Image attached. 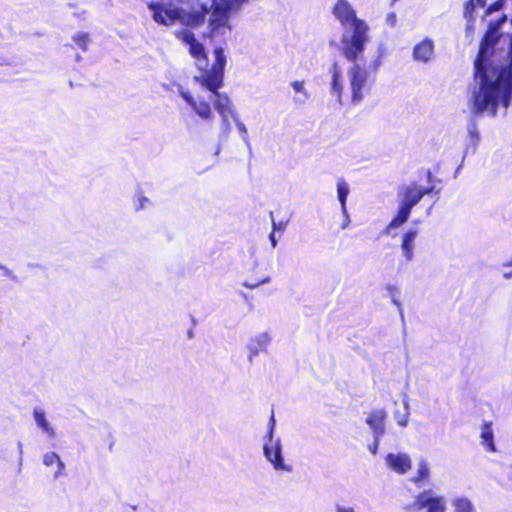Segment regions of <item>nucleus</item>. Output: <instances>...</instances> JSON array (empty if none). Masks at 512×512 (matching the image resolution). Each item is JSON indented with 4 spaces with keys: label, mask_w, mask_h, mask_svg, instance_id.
<instances>
[{
    "label": "nucleus",
    "mask_w": 512,
    "mask_h": 512,
    "mask_svg": "<svg viewBox=\"0 0 512 512\" xmlns=\"http://www.w3.org/2000/svg\"><path fill=\"white\" fill-rule=\"evenodd\" d=\"M175 37L188 46V51L195 59L196 66L200 71V74L194 77V81L212 93L214 107L222 118L223 131H230L229 118L236 119V117L229 97L219 92L224 85V71L227 63L224 49L222 47L214 49V62L211 67H208V56L205 48L196 39L192 31L188 29L176 31Z\"/></svg>",
    "instance_id": "f257e3e1"
},
{
    "label": "nucleus",
    "mask_w": 512,
    "mask_h": 512,
    "mask_svg": "<svg viewBox=\"0 0 512 512\" xmlns=\"http://www.w3.org/2000/svg\"><path fill=\"white\" fill-rule=\"evenodd\" d=\"M332 12L343 27L348 25L352 27V35L342 38L341 53L347 61H357L365 49V43L368 39V26L357 17L356 11L347 0H337Z\"/></svg>",
    "instance_id": "f03ea898"
},
{
    "label": "nucleus",
    "mask_w": 512,
    "mask_h": 512,
    "mask_svg": "<svg viewBox=\"0 0 512 512\" xmlns=\"http://www.w3.org/2000/svg\"><path fill=\"white\" fill-rule=\"evenodd\" d=\"M182 15V24L198 28L206 22L215 0H174Z\"/></svg>",
    "instance_id": "7ed1b4c3"
},
{
    "label": "nucleus",
    "mask_w": 512,
    "mask_h": 512,
    "mask_svg": "<svg viewBox=\"0 0 512 512\" xmlns=\"http://www.w3.org/2000/svg\"><path fill=\"white\" fill-rule=\"evenodd\" d=\"M406 509L412 512H445L447 501L444 496L436 494L432 489H426L418 493Z\"/></svg>",
    "instance_id": "20e7f679"
},
{
    "label": "nucleus",
    "mask_w": 512,
    "mask_h": 512,
    "mask_svg": "<svg viewBox=\"0 0 512 512\" xmlns=\"http://www.w3.org/2000/svg\"><path fill=\"white\" fill-rule=\"evenodd\" d=\"M352 63L353 65L348 70L351 101L353 104H358L369 90L370 73L367 68L356 63V61Z\"/></svg>",
    "instance_id": "39448f33"
},
{
    "label": "nucleus",
    "mask_w": 512,
    "mask_h": 512,
    "mask_svg": "<svg viewBox=\"0 0 512 512\" xmlns=\"http://www.w3.org/2000/svg\"><path fill=\"white\" fill-rule=\"evenodd\" d=\"M230 10L229 3L220 4L215 1L208 20V35L210 37L224 35L226 31L231 30L229 25Z\"/></svg>",
    "instance_id": "423d86ee"
},
{
    "label": "nucleus",
    "mask_w": 512,
    "mask_h": 512,
    "mask_svg": "<svg viewBox=\"0 0 512 512\" xmlns=\"http://www.w3.org/2000/svg\"><path fill=\"white\" fill-rule=\"evenodd\" d=\"M148 8L153 12V19L158 24L170 26L175 23V21L182 23V15L179 6L171 8L162 3L150 2L148 3Z\"/></svg>",
    "instance_id": "0eeeda50"
},
{
    "label": "nucleus",
    "mask_w": 512,
    "mask_h": 512,
    "mask_svg": "<svg viewBox=\"0 0 512 512\" xmlns=\"http://www.w3.org/2000/svg\"><path fill=\"white\" fill-rule=\"evenodd\" d=\"M263 450L265 457L273 465L274 469L281 471L291 470V467L284 463L282 457V447L279 440L275 442H273V440L271 442L267 440V442L264 444Z\"/></svg>",
    "instance_id": "6e6552de"
},
{
    "label": "nucleus",
    "mask_w": 512,
    "mask_h": 512,
    "mask_svg": "<svg viewBox=\"0 0 512 512\" xmlns=\"http://www.w3.org/2000/svg\"><path fill=\"white\" fill-rule=\"evenodd\" d=\"M386 418L387 413L384 409L373 410L366 418V424L371 428L376 441L385 434Z\"/></svg>",
    "instance_id": "1a4fd4ad"
},
{
    "label": "nucleus",
    "mask_w": 512,
    "mask_h": 512,
    "mask_svg": "<svg viewBox=\"0 0 512 512\" xmlns=\"http://www.w3.org/2000/svg\"><path fill=\"white\" fill-rule=\"evenodd\" d=\"M387 466L398 474H405L412 467V461L406 453H389L386 458Z\"/></svg>",
    "instance_id": "9d476101"
},
{
    "label": "nucleus",
    "mask_w": 512,
    "mask_h": 512,
    "mask_svg": "<svg viewBox=\"0 0 512 512\" xmlns=\"http://www.w3.org/2000/svg\"><path fill=\"white\" fill-rule=\"evenodd\" d=\"M180 95L200 118L204 120H211L214 118L212 108L208 101H196L189 92H181Z\"/></svg>",
    "instance_id": "9b49d317"
},
{
    "label": "nucleus",
    "mask_w": 512,
    "mask_h": 512,
    "mask_svg": "<svg viewBox=\"0 0 512 512\" xmlns=\"http://www.w3.org/2000/svg\"><path fill=\"white\" fill-rule=\"evenodd\" d=\"M434 53V44L432 40L424 39L413 49V57L416 61L428 62Z\"/></svg>",
    "instance_id": "f8f14e48"
},
{
    "label": "nucleus",
    "mask_w": 512,
    "mask_h": 512,
    "mask_svg": "<svg viewBox=\"0 0 512 512\" xmlns=\"http://www.w3.org/2000/svg\"><path fill=\"white\" fill-rule=\"evenodd\" d=\"M422 199V193L418 191V186L415 184L409 185L405 187L401 204L413 208L417 205Z\"/></svg>",
    "instance_id": "ddd939ff"
},
{
    "label": "nucleus",
    "mask_w": 512,
    "mask_h": 512,
    "mask_svg": "<svg viewBox=\"0 0 512 512\" xmlns=\"http://www.w3.org/2000/svg\"><path fill=\"white\" fill-rule=\"evenodd\" d=\"M417 231L414 229L408 230L402 236L401 249L405 258L410 261L413 258L414 241L417 237Z\"/></svg>",
    "instance_id": "4468645a"
},
{
    "label": "nucleus",
    "mask_w": 512,
    "mask_h": 512,
    "mask_svg": "<svg viewBox=\"0 0 512 512\" xmlns=\"http://www.w3.org/2000/svg\"><path fill=\"white\" fill-rule=\"evenodd\" d=\"M269 337L266 334L258 335L251 339L249 348V359L252 361L253 357L258 355L259 352L264 351L268 345Z\"/></svg>",
    "instance_id": "2eb2a0df"
},
{
    "label": "nucleus",
    "mask_w": 512,
    "mask_h": 512,
    "mask_svg": "<svg viewBox=\"0 0 512 512\" xmlns=\"http://www.w3.org/2000/svg\"><path fill=\"white\" fill-rule=\"evenodd\" d=\"M482 445L489 452H495L494 434L492 429V422H484L481 427Z\"/></svg>",
    "instance_id": "dca6fc26"
},
{
    "label": "nucleus",
    "mask_w": 512,
    "mask_h": 512,
    "mask_svg": "<svg viewBox=\"0 0 512 512\" xmlns=\"http://www.w3.org/2000/svg\"><path fill=\"white\" fill-rule=\"evenodd\" d=\"M411 210H412L411 208H409V207H407V206H405V205L400 203V206H399L397 214L390 221V223H389L387 228L388 229H390V228H398L401 225H403L404 223H406L407 220L409 219Z\"/></svg>",
    "instance_id": "f3484780"
},
{
    "label": "nucleus",
    "mask_w": 512,
    "mask_h": 512,
    "mask_svg": "<svg viewBox=\"0 0 512 512\" xmlns=\"http://www.w3.org/2000/svg\"><path fill=\"white\" fill-rule=\"evenodd\" d=\"M331 92L337 97L338 101H341L343 83L341 79V73L336 65H334L332 70Z\"/></svg>",
    "instance_id": "a211bd4d"
},
{
    "label": "nucleus",
    "mask_w": 512,
    "mask_h": 512,
    "mask_svg": "<svg viewBox=\"0 0 512 512\" xmlns=\"http://www.w3.org/2000/svg\"><path fill=\"white\" fill-rule=\"evenodd\" d=\"M33 416H34V419H35L37 425L45 433H47L51 437H53L55 435L54 429L50 426V424L46 420L45 413L42 410L35 408L33 411Z\"/></svg>",
    "instance_id": "6ab92c4d"
},
{
    "label": "nucleus",
    "mask_w": 512,
    "mask_h": 512,
    "mask_svg": "<svg viewBox=\"0 0 512 512\" xmlns=\"http://www.w3.org/2000/svg\"><path fill=\"white\" fill-rule=\"evenodd\" d=\"M430 477V468L426 461H421L418 464V469L415 476L411 479V481L420 486L421 483L427 482Z\"/></svg>",
    "instance_id": "aec40b11"
},
{
    "label": "nucleus",
    "mask_w": 512,
    "mask_h": 512,
    "mask_svg": "<svg viewBox=\"0 0 512 512\" xmlns=\"http://www.w3.org/2000/svg\"><path fill=\"white\" fill-rule=\"evenodd\" d=\"M486 2H487V0H468L464 4V17L468 21L473 22L475 19V17H474L475 9L477 7H479V8L485 7Z\"/></svg>",
    "instance_id": "412c9836"
},
{
    "label": "nucleus",
    "mask_w": 512,
    "mask_h": 512,
    "mask_svg": "<svg viewBox=\"0 0 512 512\" xmlns=\"http://www.w3.org/2000/svg\"><path fill=\"white\" fill-rule=\"evenodd\" d=\"M337 194L338 200L342 206V209H346V200L349 194V187L347 182L344 179H339L337 182Z\"/></svg>",
    "instance_id": "4be33fe9"
},
{
    "label": "nucleus",
    "mask_w": 512,
    "mask_h": 512,
    "mask_svg": "<svg viewBox=\"0 0 512 512\" xmlns=\"http://www.w3.org/2000/svg\"><path fill=\"white\" fill-rule=\"evenodd\" d=\"M73 41L82 51H86L90 42V35L87 32H79L73 35Z\"/></svg>",
    "instance_id": "5701e85b"
},
{
    "label": "nucleus",
    "mask_w": 512,
    "mask_h": 512,
    "mask_svg": "<svg viewBox=\"0 0 512 512\" xmlns=\"http://www.w3.org/2000/svg\"><path fill=\"white\" fill-rule=\"evenodd\" d=\"M43 463L46 466H52L54 464H57L59 466V471L57 472V474L61 473L62 470L64 469V464L60 460V457L58 456V454H56L55 452H49V453L45 454L43 457Z\"/></svg>",
    "instance_id": "b1692460"
},
{
    "label": "nucleus",
    "mask_w": 512,
    "mask_h": 512,
    "mask_svg": "<svg viewBox=\"0 0 512 512\" xmlns=\"http://www.w3.org/2000/svg\"><path fill=\"white\" fill-rule=\"evenodd\" d=\"M455 512H473L472 504L467 499H456L454 501Z\"/></svg>",
    "instance_id": "393cba45"
},
{
    "label": "nucleus",
    "mask_w": 512,
    "mask_h": 512,
    "mask_svg": "<svg viewBox=\"0 0 512 512\" xmlns=\"http://www.w3.org/2000/svg\"><path fill=\"white\" fill-rule=\"evenodd\" d=\"M270 281V278L268 276L260 278V279H247L245 280L242 285L248 289H254L260 286L261 284L268 283Z\"/></svg>",
    "instance_id": "a878e982"
},
{
    "label": "nucleus",
    "mask_w": 512,
    "mask_h": 512,
    "mask_svg": "<svg viewBox=\"0 0 512 512\" xmlns=\"http://www.w3.org/2000/svg\"><path fill=\"white\" fill-rule=\"evenodd\" d=\"M504 6V0H495L493 3H491L484 12L485 16H488L492 14L493 12L499 11Z\"/></svg>",
    "instance_id": "bb28decb"
},
{
    "label": "nucleus",
    "mask_w": 512,
    "mask_h": 512,
    "mask_svg": "<svg viewBox=\"0 0 512 512\" xmlns=\"http://www.w3.org/2000/svg\"><path fill=\"white\" fill-rule=\"evenodd\" d=\"M275 424H276V421H275L274 413L272 412L270 419H269V428H268V431L265 436L269 442L272 441Z\"/></svg>",
    "instance_id": "cd10ccee"
},
{
    "label": "nucleus",
    "mask_w": 512,
    "mask_h": 512,
    "mask_svg": "<svg viewBox=\"0 0 512 512\" xmlns=\"http://www.w3.org/2000/svg\"><path fill=\"white\" fill-rule=\"evenodd\" d=\"M292 87L295 92L303 93L306 97H308L307 92L304 90V81H294L292 82Z\"/></svg>",
    "instance_id": "c85d7f7f"
},
{
    "label": "nucleus",
    "mask_w": 512,
    "mask_h": 512,
    "mask_svg": "<svg viewBox=\"0 0 512 512\" xmlns=\"http://www.w3.org/2000/svg\"><path fill=\"white\" fill-rule=\"evenodd\" d=\"M505 267L511 268L509 271L503 273V277L506 279L512 278V259L504 265Z\"/></svg>",
    "instance_id": "c756f323"
},
{
    "label": "nucleus",
    "mask_w": 512,
    "mask_h": 512,
    "mask_svg": "<svg viewBox=\"0 0 512 512\" xmlns=\"http://www.w3.org/2000/svg\"><path fill=\"white\" fill-rule=\"evenodd\" d=\"M433 190H434V187H433V186H431V187H424V188H420V187H418V191H419L420 193H422V198H423L425 195H428V194L432 193V192H433Z\"/></svg>",
    "instance_id": "7c9ffc66"
},
{
    "label": "nucleus",
    "mask_w": 512,
    "mask_h": 512,
    "mask_svg": "<svg viewBox=\"0 0 512 512\" xmlns=\"http://www.w3.org/2000/svg\"><path fill=\"white\" fill-rule=\"evenodd\" d=\"M398 425L401 427H405L408 424V417L403 416L401 419L398 420Z\"/></svg>",
    "instance_id": "2f4dec72"
},
{
    "label": "nucleus",
    "mask_w": 512,
    "mask_h": 512,
    "mask_svg": "<svg viewBox=\"0 0 512 512\" xmlns=\"http://www.w3.org/2000/svg\"><path fill=\"white\" fill-rule=\"evenodd\" d=\"M337 512H354V510L352 508H349V507H340L338 506L337 507Z\"/></svg>",
    "instance_id": "473e14b6"
},
{
    "label": "nucleus",
    "mask_w": 512,
    "mask_h": 512,
    "mask_svg": "<svg viewBox=\"0 0 512 512\" xmlns=\"http://www.w3.org/2000/svg\"><path fill=\"white\" fill-rule=\"evenodd\" d=\"M269 238H270V241L272 243V246L275 247L277 242H276V239H275V236H274V232L270 233Z\"/></svg>",
    "instance_id": "72a5a7b5"
},
{
    "label": "nucleus",
    "mask_w": 512,
    "mask_h": 512,
    "mask_svg": "<svg viewBox=\"0 0 512 512\" xmlns=\"http://www.w3.org/2000/svg\"><path fill=\"white\" fill-rule=\"evenodd\" d=\"M237 126H238V128H239L241 131H245V130H246V129H245V127H244V125H243L241 122H237Z\"/></svg>",
    "instance_id": "f704fd0d"
},
{
    "label": "nucleus",
    "mask_w": 512,
    "mask_h": 512,
    "mask_svg": "<svg viewBox=\"0 0 512 512\" xmlns=\"http://www.w3.org/2000/svg\"><path fill=\"white\" fill-rule=\"evenodd\" d=\"M378 66H379V61H375V62H374V64H373V70H374V72H376V71H377Z\"/></svg>",
    "instance_id": "c9c22d12"
}]
</instances>
